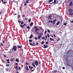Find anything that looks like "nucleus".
<instances>
[{
    "label": "nucleus",
    "instance_id": "obj_42",
    "mask_svg": "<svg viewBox=\"0 0 73 73\" xmlns=\"http://www.w3.org/2000/svg\"><path fill=\"white\" fill-rule=\"evenodd\" d=\"M48 33H50V31H49V30H48Z\"/></svg>",
    "mask_w": 73,
    "mask_h": 73
},
{
    "label": "nucleus",
    "instance_id": "obj_41",
    "mask_svg": "<svg viewBox=\"0 0 73 73\" xmlns=\"http://www.w3.org/2000/svg\"><path fill=\"white\" fill-rule=\"evenodd\" d=\"M46 32H47V31H46L45 32H44V34H45V35H46Z\"/></svg>",
    "mask_w": 73,
    "mask_h": 73
},
{
    "label": "nucleus",
    "instance_id": "obj_6",
    "mask_svg": "<svg viewBox=\"0 0 73 73\" xmlns=\"http://www.w3.org/2000/svg\"><path fill=\"white\" fill-rule=\"evenodd\" d=\"M56 21H57V19H54L53 22V24H56Z\"/></svg>",
    "mask_w": 73,
    "mask_h": 73
},
{
    "label": "nucleus",
    "instance_id": "obj_60",
    "mask_svg": "<svg viewBox=\"0 0 73 73\" xmlns=\"http://www.w3.org/2000/svg\"><path fill=\"white\" fill-rule=\"evenodd\" d=\"M1 13H2L1 11L0 12V15H1Z\"/></svg>",
    "mask_w": 73,
    "mask_h": 73
},
{
    "label": "nucleus",
    "instance_id": "obj_17",
    "mask_svg": "<svg viewBox=\"0 0 73 73\" xmlns=\"http://www.w3.org/2000/svg\"><path fill=\"white\" fill-rule=\"evenodd\" d=\"M43 35V34L42 33H41L38 34V36H42V35Z\"/></svg>",
    "mask_w": 73,
    "mask_h": 73
},
{
    "label": "nucleus",
    "instance_id": "obj_50",
    "mask_svg": "<svg viewBox=\"0 0 73 73\" xmlns=\"http://www.w3.org/2000/svg\"><path fill=\"white\" fill-rule=\"evenodd\" d=\"M46 44H47V45L48 44V42L47 41L46 42Z\"/></svg>",
    "mask_w": 73,
    "mask_h": 73
},
{
    "label": "nucleus",
    "instance_id": "obj_7",
    "mask_svg": "<svg viewBox=\"0 0 73 73\" xmlns=\"http://www.w3.org/2000/svg\"><path fill=\"white\" fill-rule=\"evenodd\" d=\"M68 11L70 12H73V9H68Z\"/></svg>",
    "mask_w": 73,
    "mask_h": 73
},
{
    "label": "nucleus",
    "instance_id": "obj_14",
    "mask_svg": "<svg viewBox=\"0 0 73 73\" xmlns=\"http://www.w3.org/2000/svg\"><path fill=\"white\" fill-rule=\"evenodd\" d=\"M6 61H7V63H10V62H9V59H8L7 60H6Z\"/></svg>",
    "mask_w": 73,
    "mask_h": 73
},
{
    "label": "nucleus",
    "instance_id": "obj_21",
    "mask_svg": "<svg viewBox=\"0 0 73 73\" xmlns=\"http://www.w3.org/2000/svg\"><path fill=\"white\" fill-rule=\"evenodd\" d=\"M1 12L2 13H3V12H4V10L2 9L1 10Z\"/></svg>",
    "mask_w": 73,
    "mask_h": 73
},
{
    "label": "nucleus",
    "instance_id": "obj_19",
    "mask_svg": "<svg viewBox=\"0 0 73 73\" xmlns=\"http://www.w3.org/2000/svg\"><path fill=\"white\" fill-rule=\"evenodd\" d=\"M26 70H29V68H28V66H26Z\"/></svg>",
    "mask_w": 73,
    "mask_h": 73
},
{
    "label": "nucleus",
    "instance_id": "obj_24",
    "mask_svg": "<svg viewBox=\"0 0 73 73\" xmlns=\"http://www.w3.org/2000/svg\"><path fill=\"white\" fill-rule=\"evenodd\" d=\"M15 69H16V70H17V69H18V66H16V67H15Z\"/></svg>",
    "mask_w": 73,
    "mask_h": 73
},
{
    "label": "nucleus",
    "instance_id": "obj_32",
    "mask_svg": "<svg viewBox=\"0 0 73 73\" xmlns=\"http://www.w3.org/2000/svg\"><path fill=\"white\" fill-rule=\"evenodd\" d=\"M21 24H22V25H23V24H24V21H22L21 22Z\"/></svg>",
    "mask_w": 73,
    "mask_h": 73
},
{
    "label": "nucleus",
    "instance_id": "obj_63",
    "mask_svg": "<svg viewBox=\"0 0 73 73\" xmlns=\"http://www.w3.org/2000/svg\"><path fill=\"white\" fill-rule=\"evenodd\" d=\"M1 46H3V43H1Z\"/></svg>",
    "mask_w": 73,
    "mask_h": 73
},
{
    "label": "nucleus",
    "instance_id": "obj_53",
    "mask_svg": "<svg viewBox=\"0 0 73 73\" xmlns=\"http://www.w3.org/2000/svg\"><path fill=\"white\" fill-rule=\"evenodd\" d=\"M18 68H19V70H20V69H21V68L20 67H19Z\"/></svg>",
    "mask_w": 73,
    "mask_h": 73
},
{
    "label": "nucleus",
    "instance_id": "obj_55",
    "mask_svg": "<svg viewBox=\"0 0 73 73\" xmlns=\"http://www.w3.org/2000/svg\"><path fill=\"white\" fill-rule=\"evenodd\" d=\"M33 66H34V67H35V68H36V66L35 65V64L34 65H33Z\"/></svg>",
    "mask_w": 73,
    "mask_h": 73
},
{
    "label": "nucleus",
    "instance_id": "obj_18",
    "mask_svg": "<svg viewBox=\"0 0 73 73\" xmlns=\"http://www.w3.org/2000/svg\"><path fill=\"white\" fill-rule=\"evenodd\" d=\"M33 35H31L29 37V38H30V39H31L32 38V37H33Z\"/></svg>",
    "mask_w": 73,
    "mask_h": 73
},
{
    "label": "nucleus",
    "instance_id": "obj_46",
    "mask_svg": "<svg viewBox=\"0 0 73 73\" xmlns=\"http://www.w3.org/2000/svg\"><path fill=\"white\" fill-rule=\"evenodd\" d=\"M29 69H31V66H29Z\"/></svg>",
    "mask_w": 73,
    "mask_h": 73
},
{
    "label": "nucleus",
    "instance_id": "obj_58",
    "mask_svg": "<svg viewBox=\"0 0 73 73\" xmlns=\"http://www.w3.org/2000/svg\"><path fill=\"white\" fill-rule=\"evenodd\" d=\"M53 35L54 36V37H56V35H55L54 34Z\"/></svg>",
    "mask_w": 73,
    "mask_h": 73
},
{
    "label": "nucleus",
    "instance_id": "obj_11",
    "mask_svg": "<svg viewBox=\"0 0 73 73\" xmlns=\"http://www.w3.org/2000/svg\"><path fill=\"white\" fill-rule=\"evenodd\" d=\"M60 22L59 21H58L56 23V25H58L59 24H60Z\"/></svg>",
    "mask_w": 73,
    "mask_h": 73
},
{
    "label": "nucleus",
    "instance_id": "obj_10",
    "mask_svg": "<svg viewBox=\"0 0 73 73\" xmlns=\"http://www.w3.org/2000/svg\"><path fill=\"white\" fill-rule=\"evenodd\" d=\"M72 5H73V3H72V1H71L70 3L69 6L71 7V6H72Z\"/></svg>",
    "mask_w": 73,
    "mask_h": 73
},
{
    "label": "nucleus",
    "instance_id": "obj_35",
    "mask_svg": "<svg viewBox=\"0 0 73 73\" xmlns=\"http://www.w3.org/2000/svg\"><path fill=\"white\" fill-rule=\"evenodd\" d=\"M36 35H38V34H39V32H36Z\"/></svg>",
    "mask_w": 73,
    "mask_h": 73
},
{
    "label": "nucleus",
    "instance_id": "obj_12",
    "mask_svg": "<svg viewBox=\"0 0 73 73\" xmlns=\"http://www.w3.org/2000/svg\"><path fill=\"white\" fill-rule=\"evenodd\" d=\"M48 23H49V24H51V23H53V21L52 20H50L49 21Z\"/></svg>",
    "mask_w": 73,
    "mask_h": 73
},
{
    "label": "nucleus",
    "instance_id": "obj_22",
    "mask_svg": "<svg viewBox=\"0 0 73 73\" xmlns=\"http://www.w3.org/2000/svg\"><path fill=\"white\" fill-rule=\"evenodd\" d=\"M50 40L51 41H54V39H53L52 38H50Z\"/></svg>",
    "mask_w": 73,
    "mask_h": 73
},
{
    "label": "nucleus",
    "instance_id": "obj_20",
    "mask_svg": "<svg viewBox=\"0 0 73 73\" xmlns=\"http://www.w3.org/2000/svg\"><path fill=\"white\" fill-rule=\"evenodd\" d=\"M21 17V16H20V15H18V19H19V18H20Z\"/></svg>",
    "mask_w": 73,
    "mask_h": 73
},
{
    "label": "nucleus",
    "instance_id": "obj_1",
    "mask_svg": "<svg viewBox=\"0 0 73 73\" xmlns=\"http://www.w3.org/2000/svg\"><path fill=\"white\" fill-rule=\"evenodd\" d=\"M17 47L16 46H13V48H12V49L13 50H14V51H16L17 50Z\"/></svg>",
    "mask_w": 73,
    "mask_h": 73
},
{
    "label": "nucleus",
    "instance_id": "obj_44",
    "mask_svg": "<svg viewBox=\"0 0 73 73\" xmlns=\"http://www.w3.org/2000/svg\"><path fill=\"white\" fill-rule=\"evenodd\" d=\"M63 24L64 25H66V23H64Z\"/></svg>",
    "mask_w": 73,
    "mask_h": 73
},
{
    "label": "nucleus",
    "instance_id": "obj_51",
    "mask_svg": "<svg viewBox=\"0 0 73 73\" xmlns=\"http://www.w3.org/2000/svg\"><path fill=\"white\" fill-rule=\"evenodd\" d=\"M42 39H44L45 38V37H43L42 38Z\"/></svg>",
    "mask_w": 73,
    "mask_h": 73
},
{
    "label": "nucleus",
    "instance_id": "obj_15",
    "mask_svg": "<svg viewBox=\"0 0 73 73\" xmlns=\"http://www.w3.org/2000/svg\"><path fill=\"white\" fill-rule=\"evenodd\" d=\"M16 61L17 62H19V59H18V58L16 59Z\"/></svg>",
    "mask_w": 73,
    "mask_h": 73
},
{
    "label": "nucleus",
    "instance_id": "obj_40",
    "mask_svg": "<svg viewBox=\"0 0 73 73\" xmlns=\"http://www.w3.org/2000/svg\"><path fill=\"white\" fill-rule=\"evenodd\" d=\"M24 6H27V4L26 3H25L24 4Z\"/></svg>",
    "mask_w": 73,
    "mask_h": 73
},
{
    "label": "nucleus",
    "instance_id": "obj_52",
    "mask_svg": "<svg viewBox=\"0 0 73 73\" xmlns=\"http://www.w3.org/2000/svg\"><path fill=\"white\" fill-rule=\"evenodd\" d=\"M62 69H65V67H62Z\"/></svg>",
    "mask_w": 73,
    "mask_h": 73
},
{
    "label": "nucleus",
    "instance_id": "obj_57",
    "mask_svg": "<svg viewBox=\"0 0 73 73\" xmlns=\"http://www.w3.org/2000/svg\"><path fill=\"white\" fill-rule=\"evenodd\" d=\"M34 70H31V72H33V71H34Z\"/></svg>",
    "mask_w": 73,
    "mask_h": 73
},
{
    "label": "nucleus",
    "instance_id": "obj_48",
    "mask_svg": "<svg viewBox=\"0 0 73 73\" xmlns=\"http://www.w3.org/2000/svg\"><path fill=\"white\" fill-rule=\"evenodd\" d=\"M45 38H46V39H47V35H46Z\"/></svg>",
    "mask_w": 73,
    "mask_h": 73
},
{
    "label": "nucleus",
    "instance_id": "obj_25",
    "mask_svg": "<svg viewBox=\"0 0 73 73\" xmlns=\"http://www.w3.org/2000/svg\"><path fill=\"white\" fill-rule=\"evenodd\" d=\"M33 24V23H31L30 24V26H32Z\"/></svg>",
    "mask_w": 73,
    "mask_h": 73
},
{
    "label": "nucleus",
    "instance_id": "obj_5",
    "mask_svg": "<svg viewBox=\"0 0 73 73\" xmlns=\"http://www.w3.org/2000/svg\"><path fill=\"white\" fill-rule=\"evenodd\" d=\"M30 45H31V46H36V44H35V43H33L32 44V43H31V42H30Z\"/></svg>",
    "mask_w": 73,
    "mask_h": 73
},
{
    "label": "nucleus",
    "instance_id": "obj_61",
    "mask_svg": "<svg viewBox=\"0 0 73 73\" xmlns=\"http://www.w3.org/2000/svg\"><path fill=\"white\" fill-rule=\"evenodd\" d=\"M25 15H23V17H25Z\"/></svg>",
    "mask_w": 73,
    "mask_h": 73
},
{
    "label": "nucleus",
    "instance_id": "obj_45",
    "mask_svg": "<svg viewBox=\"0 0 73 73\" xmlns=\"http://www.w3.org/2000/svg\"><path fill=\"white\" fill-rule=\"evenodd\" d=\"M54 3H56V0H54Z\"/></svg>",
    "mask_w": 73,
    "mask_h": 73
},
{
    "label": "nucleus",
    "instance_id": "obj_62",
    "mask_svg": "<svg viewBox=\"0 0 73 73\" xmlns=\"http://www.w3.org/2000/svg\"><path fill=\"white\" fill-rule=\"evenodd\" d=\"M32 65H33H33H35V64H34V63H32Z\"/></svg>",
    "mask_w": 73,
    "mask_h": 73
},
{
    "label": "nucleus",
    "instance_id": "obj_29",
    "mask_svg": "<svg viewBox=\"0 0 73 73\" xmlns=\"http://www.w3.org/2000/svg\"><path fill=\"white\" fill-rule=\"evenodd\" d=\"M57 71H53V73H57Z\"/></svg>",
    "mask_w": 73,
    "mask_h": 73
},
{
    "label": "nucleus",
    "instance_id": "obj_47",
    "mask_svg": "<svg viewBox=\"0 0 73 73\" xmlns=\"http://www.w3.org/2000/svg\"><path fill=\"white\" fill-rule=\"evenodd\" d=\"M15 65H18V63H16L15 64Z\"/></svg>",
    "mask_w": 73,
    "mask_h": 73
},
{
    "label": "nucleus",
    "instance_id": "obj_9",
    "mask_svg": "<svg viewBox=\"0 0 73 73\" xmlns=\"http://www.w3.org/2000/svg\"><path fill=\"white\" fill-rule=\"evenodd\" d=\"M25 25H27L25 24H23V25H20V26L21 27H22V28H24V26H25Z\"/></svg>",
    "mask_w": 73,
    "mask_h": 73
},
{
    "label": "nucleus",
    "instance_id": "obj_30",
    "mask_svg": "<svg viewBox=\"0 0 73 73\" xmlns=\"http://www.w3.org/2000/svg\"><path fill=\"white\" fill-rule=\"evenodd\" d=\"M27 29H30V28H31V27L29 26H28L27 27Z\"/></svg>",
    "mask_w": 73,
    "mask_h": 73
},
{
    "label": "nucleus",
    "instance_id": "obj_8",
    "mask_svg": "<svg viewBox=\"0 0 73 73\" xmlns=\"http://www.w3.org/2000/svg\"><path fill=\"white\" fill-rule=\"evenodd\" d=\"M53 1V0H49V4H53V3L52 2V3H50V2H52V1Z\"/></svg>",
    "mask_w": 73,
    "mask_h": 73
},
{
    "label": "nucleus",
    "instance_id": "obj_37",
    "mask_svg": "<svg viewBox=\"0 0 73 73\" xmlns=\"http://www.w3.org/2000/svg\"><path fill=\"white\" fill-rule=\"evenodd\" d=\"M29 42H32V40H31V39L29 40Z\"/></svg>",
    "mask_w": 73,
    "mask_h": 73
},
{
    "label": "nucleus",
    "instance_id": "obj_26",
    "mask_svg": "<svg viewBox=\"0 0 73 73\" xmlns=\"http://www.w3.org/2000/svg\"><path fill=\"white\" fill-rule=\"evenodd\" d=\"M44 43H45V42H44V41H42L41 42V44H44Z\"/></svg>",
    "mask_w": 73,
    "mask_h": 73
},
{
    "label": "nucleus",
    "instance_id": "obj_54",
    "mask_svg": "<svg viewBox=\"0 0 73 73\" xmlns=\"http://www.w3.org/2000/svg\"><path fill=\"white\" fill-rule=\"evenodd\" d=\"M36 44L37 45H38V43H36Z\"/></svg>",
    "mask_w": 73,
    "mask_h": 73
},
{
    "label": "nucleus",
    "instance_id": "obj_33",
    "mask_svg": "<svg viewBox=\"0 0 73 73\" xmlns=\"http://www.w3.org/2000/svg\"><path fill=\"white\" fill-rule=\"evenodd\" d=\"M47 36L48 37V38H49V34H47Z\"/></svg>",
    "mask_w": 73,
    "mask_h": 73
},
{
    "label": "nucleus",
    "instance_id": "obj_2",
    "mask_svg": "<svg viewBox=\"0 0 73 73\" xmlns=\"http://www.w3.org/2000/svg\"><path fill=\"white\" fill-rule=\"evenodd\" d=\"M34 30L35 32H37L39 30V29L37 27H35L34 28Z\"/></svg>",
    "mask_w": 73,
    "mask_h": 73
},
{
    "label": "nucleus",
    "instance_id": "obj_16",
    "mask_svg": "<svg viewBox=\"0 0 73 73\" xmlns=\"http://www.w3.org/2000/svg\"><path fill=\"white\" fill-rule=\"evenodd\" d=\"M69 14L70 15H71V16H72V15H73V13H69Z\"/></svg>",
    "mask_w": 73,
    "mask_h": 73
},
{
    "label": "nucleus",
    "instance_id": "obj_43",
    "mask_svg": "<svg viewBox=\"0 0 73 73\" xmlns=\"http://www.w3.org/2000/svg\"><path fill=\"white\" fill-rule=\"evenodd\" d=\"M26 65H29V63H28L27 62L26 63Z\"/></svg>",
    "mask_w": 73,
    "mask_h": 73
},
{
    "label": "nucleus",
    "instance_id": "obj_4",
    "mask_svg": "<svg viewBox=\"0 0 73 73\" xmlns=\"http://www.w3.org/2000/svg\"><path fill=\"white\" fill-rule=\"evenodd\" d=\"M52 16L51 15H49L48 17V20H52Z\"/></svg>",
    "mask_w": 73,
    "mask_h": 73
},
{
    "label": "nucleus",
    "instance_id": "obj_13",
    "mask_svg": "<svg viewBox=\"0 0 73 73\" xmlns=\"http://www.w3.org/2000/svg\"><path fill=\"white\" fill-rule=\"evenodd\" d=\"M44 47H43V48H47L48 47L47 46H48V45H44Z\"/></svg>",
    "mask_w": 73,
    "mask_h": 73
},
{
    "label": "nucleus",
    "instance_id": "obj_27",
    "mask_svg": "<svg viewBox=\"0 0 73 73\" xmlns=\"http://www.w3.org/2000/svg\"><path fill=\"white\" fill-rule=\"evenodd\" d=\"M41 36H38V39H40V38H41Z\"/></svg>",
    "mask_w": 73,
    "mask_h": 73
},
{
    "label": "nucleus",
    "instance_id": "obj_28",
    "mask_svg": "<svg viewBox=\"0 0 73 73\" xmlns=\"http://www.w3.org/2000/svg\"><path fill=\"white\" fill-rule=\"evenodd\" d=\"M40 29L42 30V31H44V30L42 29V27H40Z\"/></svg>",
    "mask_w": 73,
    "mask_h": 73
},
{
    "label": "nucleus",
    "instance_id": "obj_39",
    "mask_svg": "<svg viewBox=\"0 0 73 73\" xmlns=\"http://www.w3.org/2000/svg\"><path fill=\"white\" fill-rule=\"evenodd\" d=\"M31 19H30L29 21V22L30 23V22H31Z\"/></svg>",
    "mask_w": 73,
    "mask_h": 73
},
{
    "label": "nucleus",
    "instance_id": "obj_34",
    "mask_svg": "<svg viewBox=\"0 0 73 73\" xmlns=\"http://www.w3.org/2000/svg\"><path fill=\"white\" fill-rule=\"evenodd\" d=\"M14 60V59L13 58H12L11 59V61H13Z\"/></svg>",
    "mask_w": 73,
    "mask_h": 73
},
{
    "label": "nucleus",
    "instance_id": "obj_31",
    "mask_svg": "<svg viewBox=\"0 0 73 73\" xmlns=\"http://www.w3.org/2000/svg\"><path fill=\"white\" fill-rule=\"evenodd\" d=\"M34 39L35 40H37V37H36L34 38Z\"/></svg>",
    "mask_w": 73,
    "mask_h": 73
},
{
    "label": "nucleus",
    "instance_id": "obj_3",
    "mask_svg": "<svg viewBox=\"0 0 73 73\" xmlns=\"http://www.w3.org/2000/svg\"><path fill=\"white\" fill-rule=\"evenodd\" d=\"M34 64L35 65H36V66H38V62L37 61V60H36L34 62Z\"/></svg>",
    "mask_w": 73,
    "mask_h": 73
},
{
    "label": "nucleus",
    "instance_id": "obj_38",
    "mask_svg": "<svg viewBox=\"0 0 73 73\" xmlns=\"http://www.w3.org/2000/svg\"><path fill=\"white\" fill-rule=\"evenodd\" d=\"M59 40H60V38H58L57 41H59Z\"/></svg>",
    "mask_w": 73,
    "mask_h": 73
},
{
    "label": "nucleus",
    "instance_id": "obj_59",
    "mask_svg": "<svg viewBox=\"0 0 73 73\" xmlns=\"http://www.w3.org/2000/svg\"><path fill=\"white\" fill-rule=\"evenodd\" d=\"M11 51H12V50H13L12 49V48L11 50H10Z\"/></svg>",
    "mask_w": 73,
    "mask_h": 73
},
{
    "label": "nucleus",
    "instance_id": "obj_49",
    "mask_svg": "<svg viewBox=\"0 0 73 73\" xmlns=\"http://www.w3.org/2000/svg\"><path fill=\"white\" fill-rule=\"evenodd\" d=\"M26 3H29V1H27L26 2Z\"/></svg>",
    "mask_w": 73,
    "mask_h": 73
},
{
    "label": "nucleus",
    "instance_id": "obj_23",
    "mask_svg": "<svg viewBox=\"0 0 73 73\" xmlns=\"http://www.w3.org/2000/svg\"><path fill=\"white\" fill-rule=\"evenodd\" d=\"M18 48H22V46H18Z\"/></svg>",
    "mask_w": 73,
    "mask_h": 73
},
{
    "label": "nucleus",
    "instance_id": "obj_56",
    "mask_svg": "<svg viewBox=\"0 0 73 73\" xmlns=\"http://www.w3.org/2000/svg\"><path fill=\"white\" fill-rule=\"evenodd\" d=\"M18 22H19V23H21V21H19Z\"/></svg>",
    "mask_w": 73,
    "mask_h": 73
},
{
    "label": "nucleus",
    "instance_id": "obj_36",
    "mask_svg": "<svg viewBox=\"0 0 73 73\" xmlns=\"http://www.w3.org/2000/svg\"><path fill=\"white\" fill-rule=\"evenodd\" d=\"M6 66H7V67L9 66V65L8 64H7L6 65Z\"/></svg>",
    "mask_w": 73,
    "mask_h": 73
},
{
    "label": "nucleus",
    "instance_id": "obj_64",
    "mask_svg": "<svg viewBox=\"0 0 73 73\" xmlns=\"http://www.w3.org/2000/svg\"><path fill=\"white\" fill-rule=\"evenodd\" d=\"M71 23H73V20L72 21H71Z\"/></svg>",
    "mask_w": 73,
    "mask_h": 73
}]
</instances>
